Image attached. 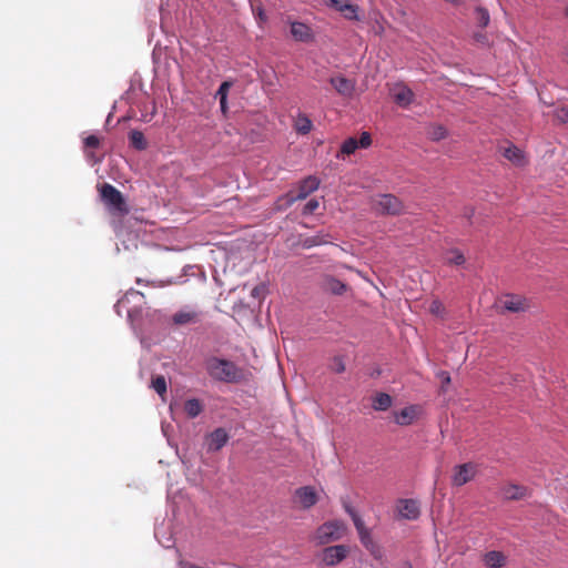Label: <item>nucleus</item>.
<instances>
[{"instance_id":"obj_1","label":"nucleus","mask_w":568,"mask_h":568,"mask_svg":"<svg viewBox=\"0 0 568 568\" xmlns=\"http://www.w3.org/2000/svg\"><path fill=\"white\" fill-rule=\"evenodd\" d=\"M206 369L213 378L223 382H235L241 377L236 365L226 359L213 357L207 361Z\"/></svg>"},{"instance_id":"obj_2","label":"nucleus","mask_w":568,"mask_h":568,"mask_svg":"<svg viewBox=\"0 0 568 568\" xmlns=\"http://www.w3.org/2000/svg\"><path fill=\"white\" fill-rule=\"evenodd\" d=\"M372 210L382 215H399L405 212L403 202L393 194H377L371 197Z\"/></svg>"},{"instance_id":"obj_3","label":"nucleus","mask_w":568,"mask_h":568,"mask_svg":"<svg viewBox=\"0 0 568 568\" xmlns=\"http://www.w3.org/2000/svg\"><path fill=\"white\" fill-rule=\"evenodd\" d=\"M346 525L341 520H331L321 525L313 539L317 545H326L332 541L342 539L346 534Z\"/></svg>"},{"instance_id":"obj_4","label":"nucleus","mask_w":568,"mask_h":568,"mask_svg":"<svg viewBox=\"0 0 568 568\" xmlns=\"http://www.w3.org/2000/svg\"><path fill=\"white\" fill-rule=\"evenodd\" d=\"M100 196L112 214H128L129 209L122 193L109 183H104L100 187Z\"/></svg>"},{"instance_id":"obj_5","label":"nucleus","mask_w":568,"mask_h":568,"mask_svg":"<svg viewBox=\"0 0 568 568\" xmlns=\"http://www.w3.org/2000/svg\"><path fill=\"white\" fill-rule=\"evenodd\" d=\"M320 186V181L315 176H307L303 181L300 182L297 186V192L293 191L285 194L281 201H284L285 206L292 205L294 202L304 200L307 195L316 191Z\"/></svg>"},{"instance_id":"obj_6","label":"nucleus","mask_w":568,"mask_h":568,"mask_svg":"<svg viewBox=\"0 0 568 568\" xmlns=\"http://www.w3.org/2000/svg\"><path fill=\"white\" fill-rule=\"evenodd\" d=\"M349 514L352 516V519L354 521V525L356 527V530L358 532V537L363 546L374 556L379 557L381 556V549L377 546V544L373 540L371 531L368 528L365 527L364 521L362 518L353 510H349Z\"/></svg>"},{"instance_id":"obj_7","label":"nucleus","mask_w":568,"mask_h":568,"mask_svg":"<svg viewBox=\"0 0 568 568\" xmlns=\"http://www.w3.org/2000/svg\"><path fill=\"white\" fill-rule=\"evenodd\" d=\"M499 307L503 311L511 313L526 312L530 307V302L523 295L506 294L499 300Z\"/></svg>"},{"instance_id":"obj_8","label":"nucleus","mask_w":568,"mask_h":568,"mask_svg":"<svg viewBox=\"0 0 568 568\" xmlns=\"http://www.w3.org/2000/svg\"><path fill=\"white\" fill-rule=\"evenodd\" d=\"M477 474V465L474 463H465L454 467L452 484L460 487L471 481Z\"/></svg>"},{"instance_id":"obj_9","label":"nucleus","mask_w":568,"mask_h":568,"mask_svg":"<svg viewBox=\"0 0 568 568\" xmlns=\"http://www.w3.org/2000/svg\"><path fill=\"white\" fill-rule=\"evenodd\" d=\"M348 547L344 545L329 546L323 549L321 560L326 566H336L348 555Z\"/></svg>"},{"instance_id":"obj_10","label":"nucleus","mask_w":568,"mask_h":568,"mask_svg":"<svg viewBox=\"0 0 568 568\" xmlns=\"http://www.w3.org/2000/svg\"><path fill=\"white\" fill-rule=\"evenodd\" d=\"M423 414V408L419 405H409L400 410L394 412V422L399 426L412 425Z\"/></svg>"},{"instance_id":"obj_11","label":"nucleus","mask_w":568,"mask_h":568,"mask_svg":"<svg viewBox=\"0 0 568 568\" xmlns=\"http://www.w3.org/2000/svg\"><path fill=\"white\" fill-rule=\"evenodd\" d=\"M500 152L503 156L515 166L524 168L529 162L525 151L513 143H508L506 146H501Z\"/></svg>"},{"instance_id":"obj_12","label":"nucleus","mask_w":568,"mask_h":568,"mask_svg":"<svg viewBox=\"0 0 568 568\" xmlns=\"http://www.w3.org/2000/svg\"><path fill=\"white\" fill-rule=\"evenodd\" d=\"M390 97L396 104L407 108L414 101V92L404 83H395L389 89Z\"/></svg>"},{"instance_id":"obj_13","label":"nucleus","mask_w":568,"mask_h":568,"mask_svg":"<svg viewBox=\"0 0 568 568\" xmlns=\"http://www.w3.org/2000/svg\"><path fill=\"white\" fill-rule=\"evenodd\" d=\"M372 144V138L368 132H363L361 134V139L357 140L356 138H348L346 139L342 145L339 153L343 155H351L355 153V151L359 148L367 149Z\"/></svg>"},{"instance_id":"obj_14","label":"nucleus","mask_w":568,"mask_h":568,"mask_svg":"<svg viewBox=\"0 0 568 568\" xmlns=\"http://www.w3.org/2000/svg\"><path fill=\"white\" fill-rule=\"evenodd\" d=\"M294 500L301 508L308 509L317 503L318 496L315 488L304 486L296 489Z\"/></svg>"},{"instance_id":"obj_15","label":"nucleus","mask_w":568,"mask_h":568,"mask_svg":"<svg viewBox=\"0 0 568 568\" xmlns=\"http://www.w3.org/2000/svg\"><path fill=\"white\" fill-rule=\"evenodd\" d=\"M324 4L341 12L348 20H358V8L348 0H323Z\"/></svg>"},{"instance_id":"obj_16","label":"nucleus","mask_w":568,"mask_h":568,"mask_svg":"<svg viewBox=\"0 0 568 568\" xmlns=\"http://www.w3.org/2000/svg\"><path fill=\"white\" fill-rule=\"evenodd\" d=\"M396 509L402 518L408 520L417 519L420 514L419 504L414 499L399 500L396 505Z\"/></svg>"},{"instance_id":"obj_17","label":"nucleus","mask_w":568,"mask_h":568,"mask_svg":"<svg viewBox=\"0 0 568 568\" xmlns=\"http://www.w3.org/2000/svg\"><path fill=\"white\" fill-rule=\"evenodd\" d=\"M200 316H201V314L199 311H196L194 308L185 307V308L178 311L172 316V321L178 326H184V325L197 323L200 321Z\"/></svg>"},{"instance_id":"obj_18","label":"nucleus","mask_w":568,"mask_h":568,"mask_svg":"<svg viewBox=\"0 0 568 568\" xmlns=\"http://www.w3.org/2000/svg\"><path fill=\"white\" fill-rule=\"evenodd\" d=\"M291 34L300 42H311L314 38L312 29L307 24L297 21L291 23Z\"/></svg>"},{"instance_id":"obj_19","label":"nucleus","mask_w":568,"mask_h":568,"mask_svg":"<svg viewBox=\"0 0 568 568\" xmlns=\"http://www.w3.org/2000/svg\"><path fill=\"white\" fill-rule=\"evenodd\" d=\"M500 495L507 500H519L527 496V488L516 484H506L500 488Z\"/></svg>"},{"instance_id":"obj_20","label":"nucleus","mask_w":568,"mask_h":568,"mask_svg":"<svg viewBox=\"0 0 568 568\" xmlns=\"http://www.w3.org/2000/svg\"><path fill=\"white\" fill-rule=\"evenodd\" d=\"M229 440V435L223 428H217L207 436L209 450H220Z\"/></svg>"},{"instance_id":"obj_21","label":"nucleus","mask_w":568,"mask_h":568,"mask_svg":"<svg viewBox=\"0 0 568 568\" xmlns=\"http://www.w3.org/2000/svg\"><path fill=\"white\" fill-rule=\"evenodd\" d=\"M483 562L486 568H503L507 564V556L497 550H491L483 556Z\"/></svg>"},{"instance_id":"obj_22","label":"nucleus","mask_w":568,"mask_h":568,"mask_svg":"<svg viewBox=\"0 0 568 568\" xmlns=\"http://www.w3.org/2000/svg\"><path fill=\"white\" fill-rule=\"evenodd\" d=\"M329 82L339 94L345 97H351L355 90V83L344 77L331 78Z\"/></svg>"},{"instance_id":"obj_23","label":"nucleus","mask_w":568,"mask_h":568,"mask_svg":"<svg viewBox=\"0 0 568 568\" xmlns=\"http://www.w3.org/2000/svg\"><path fill=\"white\" fill-rule=\"evenodd\" d=\"M323 288L327 293L342 295L346 291V285L333 276H326L323 281Z\"/></svg>"},{"instance_id":"obj_24","label":"nucleus","mask_w":568,"mask_h":568,"mask_svg":"<svg viewBox=\"0 0 568 568\" xmlns=\"http://www.w3.org/2000/svg\"><path fill=\"white\" fill-rule=\"evenodd\" d=\"M293 125H294L295 131L303 135L310 133L313 128V123H312L311 119L305 113H298L294 118Z\"/></svg>"},{"instance_id":"obj_25","label":"nucleus","mask_w":568,"mask_h":568,"mask_svg":"<svg viewBox=\"0 0 568 568\" xmlns=\"http://www.w3.org/2000/svg\"><path fill=\"white\" fill-rule=\"evenodd\" d=\"M183 409L189 418H195L203 412V405L199 399L191 398L185 400Z\"/></svg>"},{"instance_id":"obj_26","label":"nucleus","mask_w":568,"mask_h":568,"mask_svg":"<svg viewBox=\"0 0 568 568\" xmlns=\"http://www.w3.org/2000/svg\"><path fill=\"white\" fill-rule=\"evenodd\" d=\"M393 399L386 393H378L373 397L372 406L375 410H387L392 406Z\"/></svg>"},{"instance_id":"obj_27","label":"nucleus","mask_w":568,"mask_h":568,"mask_svg":"<svg viewBox=\"0 0 568 568\" xmlns=\"http://www.w3.org/2000/svg\"><path fill=\"white\" fill-rule=\"evenodd\" d=\"M151 387L156 392L163 402L166 400L168 385L163 375L152 377Z\"/></svg>"},{"instance_id":"obj_28","label":"nucleus","mask_w":568,"mask_h":568,"mask_svg":"<svg viewBox=\"0 0 568 568\" xmlns=\"http://www.w3.org/2000/svg\"><path fill=\"white\" fill-rule=\"evenodd\" d=\"M83 144L87 156L94 159V154L92 151L100 146L101 139L95 134H90L83 139Z\"/></svg>"},{"instance_id":"obj_29","label":"nucleus","mask_w":568,"mask_h":568,"mask_svg":"<svg viewBox=\"0 0 568 568\" xmlns=\"http://www.w3.org/2000/svg\"><path fill=\"white\" fill-rule=\"evenodd\" d=\"M445 261L449 265H462L465 263V256L458 248H450L446 252Z\"/></svg>"},{"instance_id":"obj_30","label":"nucleus","mask_w":568,"mask_h":568,"mask_svg":"<svg viewBox=\"0 0 568 568\" xmlns=\"http://www.w3.org/2000/svg\"><path fill=\"white\" fill-rule=\"evenodd\" d=\"M474 19L478 27L486 28L490 22V16L487 9L477 7L474 11Z\"/></svg>"},{"instance_id":"obj_31","label":"nucleus","mask_w":568,"mask_h":568,"mask_svg":"<svg viewBox=\"0 0 568 568\" xmlns=\"http://www.w3.org/2000/svg\"><path fill=\"white\" fill-rule=\"evenodd\" d=\"M130 141L132 145L138 150H144L146 148L144 135L140 131H132L130 133Z\"/></svg>"},{"instance_id":"obj_32","label":"nucleus","mask_w":568,"mask_h":568,"mask_svg":"<svg viewBox=\"0 0 568 568\" xmlns=\"http://www.w3.org/2000/svg\"><path fill=\"white\" fill-rule=\"evenodd\" d=\"M554 118L557 122L561 124L568 123V108L559 106L554 111Z\"/></svg>"},{"instance_id":"obj_33","label":"nucleus","mask_w":568,"mask_h":568,"mask_svg":"<svg viewBox=\"0 0 568 568\" xmlns=\"http://www.w3.org/2000/svg\"><path fill=\"white\" fill-rule=\"evenodd\" d=\"M231 87H232V82L224 81L220 85V88H219V90L216 92V97H219L220 100H227V94H229V91H230Z\"/></svg>"},{"instance_id":"obj_34","label":"nucleus","mask_w":568,"mask_h":568,"mask_svg":"<svg viewBox=\"0 0 568 568\" xmlns=\"http://www.w3.org/2000/svg\"><path fill=\"white\" fill-rule=\"evenodd\" d=\"M429 311H430L432 314H434L436 316H442L443 313H444V305L442 304L440 301L434 300L430 303Z\"/></svg>"},{"instance_id":"obj_35","label":"nucleus","mask_w":568,"mask_h":568,"mask_svg":"<svg viewBox=\"0 0 568 568\" xmlns=\"http://www.w3.org/2000/svg\"><path fill=\"white\" fill-rule=\"evenodd\" d=\"M320 206V202L316 199H311L304 206L303 213L304 214H312L314 211H316Z\"/></svg>"},{"instance_id":"obj_36","label":"nucleus","mask_w":568,"mask_h":568,"mask_svg":"<svg viewBox=\"0 0 568 568\" xmlns=\"http://www.w3.org/2000/svg\"><path fill=\"white\" fill-rule=\"evenodd\" d=\"M325 242L326 241H324V240L310 239V240L305 241V246L311 247V246H314V245H320V244L325 243Z\"/></svg>"},{"instance_id":"obj_37","label":"nucleus","mask_w":568,"mask_h":568,"mask_svg":"<svg viewBox=\"0 0 568 568\" xmlns=\"http://www.w3.org/2000/svg\"><path fill=\"white\" fill-rule=\"evenodd\" d=\"M335 371H336L337 373H342V372H344V371H345V366H344V364H343V362H342V359H341V358H336V359H335Z\"/></svg>"},{"instance_id":"obj_38","label":"nucleus","mask_w":568,"mask_h":568,"mask_svg":"<svg viewBox=\"0 0 568 568\" xmlns=\"http://www.w3.org/2000/svg\"><path fill=\"white\" fill-rule=\"evenodd\" d=\"M262 291H263V287H262V286H255V287L252 290L251 295H252L253 297H257V296H260V294L262 293Z\"/></svg>"},{"instance_id":"obj_39","label":"nucleus","mask_w":568,"mask_h":568,"mask_svg":"<svg viewBox=\"0 0 568 568\" xmlns=\"http://www.w3.org/2000/svg\"><path fill=\"white\" fill-rule=\"evenodd\" d=\"M220 106L223 114L227 112V100H220Z\"/></svg>"},{"instance_id":"obj_40","label":"nucleus","mask_w":568,"mask_h":568,"mask_svg":"<svg viewBox=\"0 0 568 568\" xmlns=\"http://www.w3.org/2000/svg\"><path fill=\"white\" fill-rule=\"evenodd\" d=\"M445 134H446L445 130L443 128H438V131H436V133H435V138L436 139H442V138L445 136Z\"/></svg>"},{"instance_id":"obj_41","label":"nucleus","mask_w":568,"mask_h":568,"mask_svg":"<svg viewBox=\"0 0 568 568\" xmlns=\"http://www.w3.org/2000/svg\"><path fill=\"white\" fill-rule=\"evenodd\" d=\"M564 13L565 17L568 18V3L565 6Z\"/></svg>"},{"instance_id":"obj_42","label":"nucleus","mask_w":568,"mask_h":568,"mask_svg":"<svg viewBox=\"0 0 568 568\" xmlns=\"http://www.w3.org/2000/svg\"><path fill=\"white\" fill-rule=\"evenodd\" d=\"M477 41H483L485 39L484 36H476Z\"/></svg>"},{"instance_id":"obj_43","label":"nucleus","mask_w":568,"mask_h":568,"mask_svg":"<svg viewBox=\"0 0 568 568\" xmlns=\"http://www.w3.org/2000/svg\"><path fill=\"white\" fill-rule=\"evenodd\" d=\"M444 382L449 383L450 382V377L448 375H446L445 378H444Z\"/></svg>"},{"instance_id":"obj_44","label":"nucleus","mask_w":568,"mask_h":568,"mask_svg":"<svg viewBox=\"0 0 568 568\" xmlns=\"http://www.w3.org/2000/svg\"><path fill=\"white\" fill-rule=\"evenodd\" d=\"M566 61H567V63H568V45H567V48H566Z\"/></svg>"}]
</instances>
